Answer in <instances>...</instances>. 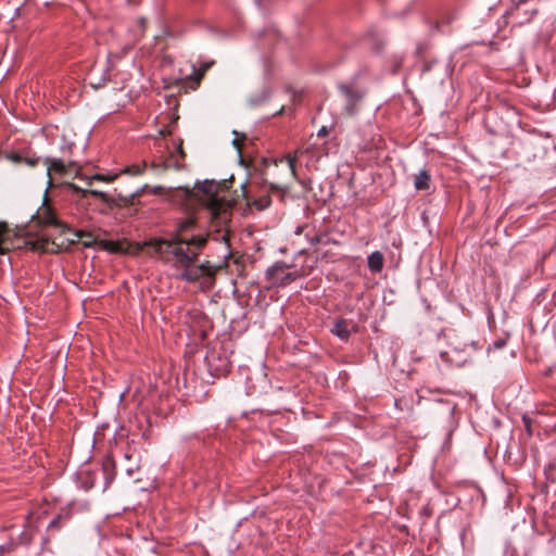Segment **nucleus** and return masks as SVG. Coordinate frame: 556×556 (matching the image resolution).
<instances>
[{"instance_id": "32", "label": "nucleus", "mask_w": 556, "mask_h": 556, "mask_svg": "<svg viewBox=\"0 0 556 556\" xmlns=\"http://www.w3.org/2000/svg\"><path fill=\"white\" fill-rule=\"evenodd\" d=\"M61 517L58 516L54 519H52L48 526L49 529H54L60 527Z\"/></svg>"}, {"instance_id": "11", "label": "nucleus", "mask_w": 556, "mask_h": 556, "mask_svg": "<svg viewBox=\"0 0 556 556\" xmlns=\"http://www.w3.org/2000/svg\"><path fill=\"white\" fill-rule=\"evenodd\" d=\"M45 164L48 167V175L50 176L52 173L63 175L67 170V166L65 164V159L58 157H46Z\"/></svg>"}, {"instance_id": "34", "label": "nucleus", "mask_w": 556, "mask_h": 556, "mask_svg": "<svg viewBox=\"0 0 556 556\" xmlns=\"http://www.w3.org/2000/svg\"><path fill=\"white\" fill-rule=\"evenodd\" d=\"M169 135H172V129L169 128V126L160 130V136H162V137L169 136Z\"/></svg>"}, {"instance_id": "12", "label": "nucleus", "mask_w": 556, "mask_h": 556, "mask_svg": "<svg viewBox=\"0 0 556 556\" xmlns=\"http://www.w3.org/2000/svg\"><path fill=\"white\" fill-rule=\"evenodd\" d=\"M182 269L181 274L179 275V278L182 280H186L188 282H194L197 281L201 275V267H198L194 264H190L188 266L180 267Z\"/></svg>"}, {"instance_id": "6", "label": "nucleus", "mask_w": 556, "mask_h": 556, "mask_svg": "<svg viewBox=\"0 0 556 556\" xmlns=\"http://www.w3.org/2000/svg\"><path fill=\"white\" fill-rule=\"evenodd\" d=\"M478 343L472 342L469 345H466L462 351L454 349L451 352V361L454 362L457 366L465 365L470 362L473 355L480 350Z\"/></svg>"}, {"instance_id": "5", "label": "nucleus", "mask_w": 556, "mask_h": 556, "mask_svg": "<svg viewBox=\"0 0 556 556\" xmlns=\"http://www.w3.org/2000/svg\"><path fill=\"white\" fill-rule=\"evenodd\" d=\"M182 144V139L178 138L174 140V150L169 151L168 154L162 159V170H180L185 168L186 152L184 151Z\"/></svg>"}, {"instance_id": "35", "label": "nucleus", "mask_w": 556, "mask_h": 556, "mask_svg": "<svg viewBox=\"0 0 556 556\" xmlns=\"http://www.w3.org/2000/svg\"><path fill=\"white\" fill-rule=\"evenodd\" d=\"M505 343H506V342H505L504 340H497V341H495V342L493 343V346H494L495 349H502V348L505 345Z\"/></svg>"}, {"instance_id": "19", "label": "nucleus", "mask_w": 556, "mask_h": 556, "mask_svg": "<svg viewBox=\"0 0 556 556\" xmlns=\"http://www.w3.org/2000/svg\"><path fill=\"white\" fill-rule=\"evenodd\" d=\"M75 147V143L72 141H64V143L60 147L61 154L63 155V159H70V156L73 153V149Z\"/></svg>"}, {"instance_id": "37", "label": "nucleus", "mask_w": 556, "mask_h": 556, "mask_svg": "<svg viewBox=\"0 0 556 556\" xmlns=\"http://www.w3.org/2000/svg\"><path fill=\"white\" fill-rule=\"evenodd\" d=\"M520 10H521V8H520V7H518V8L516 9L517 13H519V12H520Z\"/></svg>"}, {"instance_id": "2", "label": "nucleus", "mask_w": 556, "mask_h": 556, "mask_svg": "<svg viewBox=\"0 0 556 556\" xmlns=\"http://www.w3.org/2000/svg\"><path fill=\"white\" fill-rule=\"evenodd\" d=\"M207 242L204 236H194L189 240L175 237L173 240L151 239L143 247H151L164 262H170L177 268L194 264L201 250Z\"/></svg>"}, {"instance_id": "8", "label": "nucleus", "mask_w": 556, "mask_h": 556, "mask_svg": "<svg viewBox=\"0 0 556 556\" xmlns=\"http://www.w3.org/2000/svg\"><path fill=\"white\" fill-rule=\"evenodd\" d=\"M214 61H206L203 62L199 67L192 65V73L189 76H187V80L192 84L191 88L193 90L198 89L205 73L212 67Z\"/></svg>"}, {"instance_id": "20", "label": "nucleus", "mask_w": 556, "mask_h": 556, "mask_svg": "<svg viewBox=\"0 0 556 556\" xmlns=\"http://www.w3.org/2000/svg\"><path fill=\"white\" fill-rule=\"evenodd\" d=\"M144 167H146V163H143L142 165L134 164V165L127 166L123 172L127 173L129 175H132V176H137V175H141L143 173Z\"/></svg>"}, {"instance_id": "30", "label": "nucleus", "mask_w": 556, "mask_h": 556, "mask_svg": "<svg viewBox=\"0 0 556 556\" xmlns=\"http://www.w3.org/2000/svg\"><path fill=\"white\" fill-rule=\"evenodd\" d=\"M329 132H330V128H329V127H327V126H321V127L318 129V131H317V136H318V137H326V136H328V135H329Z\"/></svg>"}, {"instance_id": "18", "label": "nucleus", "mask_w": 556, "mask_h": 556, "mask_svg": "<svg viewBox=\"0 0 556 556\" xmlns=\"http://www.w3.org/2000/svg\"><path fill=\"white\" fill-rule=\"evenodd\" d=\"M77 237L79 239H81V243L84 247L86 248H90L92 247L93 244L98 243L99 241L96 240V238L93 237L92 233L90 232H85V231H78L77 232Z\"/></svg>"}, {"instance_id": "27", "label": "nucleus", "mask_w": 556, "mask_h": 556, "mask_svg": "<svg viewBox=\"0 0 556 556\" xmlns=\"http://www.w3.org/2000/svg\"><path fill=\"white\" fill-rule=\"evenodd\" d=\"M23 163L27 164L28 166L30 167H35L36 165H38L39 163V157H36V156H27V157H23L22 160Z\"/></svg>"}, {"instance_id": "23", "label": "nucleus", "mask_w": 556, "mask_h": 556, "mask_svg": "<svg viewBox=\"0 0 556 556\" xmlns=\"http://www.w3.org/2000/svg\"><path fill=\"white\" fill-rule=\"evenodd\" d=\"M194 224H195L194 217L189 216V217L185 218L182 222L179 223L178 230L180 232H182V231L193 227Z\"/></svg>"}, {"instance_id": "7", "label": "nucleus", "mask_w": 556, "mask_h": 556, "mask_svg": "<svg viewBox=\"0 0 556 556\" xmlns=\"http://www.w3.org/2000/svg\"><path fill=\"white\" fill-rule=\"evenodd\" d=\"M357 330V326L353 321H349L344 318L337 319L331 333L338 337L339 339L346 341L349 340L352 332Z\"/></svg>"}, {"instance_id": "14", "label": "nucleus", "mask_w": 556, "mask_h": 556, "mask_svg": "<svg viewBox=\"0 0 556 556\" xmlns=\"http://www.w3.org/2000/svg\"><path fill=\"white\" fill-rule=\"evenodd\" d=\"M384 258L383 254L380 251H375L367 257L368 268L372 273H380L383 268Z\"/></svg>"}, {"instance_id": "24", "label": "nucleus", "mask_w": 556, "mask_h": 556, "mask_svg": "<svg viewBox=\"0 0 556 556\" xmlns=\"http://www.w3.org/2000/svg\"><path fill=\"white\" fill-rule=\"evenodd\" d=\"M116 178V175L114 176H105V175H93L91 177H88V182L91 184L92 180H99V181H105V182H110L112 180H114Z\"/></svg>"}, {"instance_id": "1", "label": "nucleus", "mask_w": 556, "mask_h": 556, "mask_svg": "<svg viewBox=\"0 0 556 556\" xmlns=\"http://www.w3.org/2000/svg\"><path fill=\"white\" fill-rule=\"evenodd\" d=\"M185 200L197 203L207 212L211 222L219 231L230 220L233 202L226 198L223 186L214 180L198 182L193 190L182 189Z\"/></svg>"}, {"instance_id": "21", "label": "nucleus", "mask_w": 556, "mask_h": 556, "mask_svg": "<svg viewBox=\"0 0 556 556\" xmlns=\"http://www.w3.org/2000/svg\"><path fill=\"white\" fill-rule=\"evenodd\" d=\"M270 197L264 195L258 198L257 200H254L252 203L255 205L258 210H265L270 205Z\"/></svg>"}, {"instance_id": "17", "label": "nucleus", "mask_w": 556, "mask_h": 556, "mask_svg": "<svg viewBox=\"0 0 556 556\" xmlns=\"http://www.w3.org/2000/svg\"><path fill=\"white\" fill-rule=\"evenodd\" d=\"M136 197L135 193H131L130 195H118L117 199L112 197V200L109 204L118 206V207H125L132 204L134 198Z\"/></svg>"}, {"instance_id": "33", "label": "nucleus", "mask_w": 556, "mask_h": 556, "mask_svg": "<svg viewBox=\"0 0 556 556\" xmlns=\"http://www.w3.org/2000/svg\"><path fill=\"white\" fill-rule=\"evenodd\" d=\"M522 421L525 424V427H526L528 433L531 434V420H530V418L527 417V416H523L522 417Z\"/></svg>"}, {"instance_id": "25", "label": "nucleus", "mask_w": 556, "mask_h": 556, "mask_svg": "<svg viewBox=\"0 0 556 556\" xmlns=\"http://www.w3.org/2000/svg\"><path fill=\"white\" fill-rule=\"evenodd\" d=\"M198 267H201V275L206 276H213L215 274V270L210 265V262L202 263L200 265H197Z\"/></svg>"}, {"instance_id": "13", "label": "nucleus", "mask_w": 556, "mask_h": 556, "mask_svg": "<svg viewBox=\"0 0 556 556\" xmlns=\"http://www.w3.org/2000/svg\"><path fill=\"white\" fill-rule=\"evenodd\" d=\"M102 471L104 476V489H106L115 479L116 471H115V463L112 458L108 457L102 463Z\"/></svg>"}, {"instance_id": "31", "label": "nucleus", "mask_w": 556, "mask_h": 556, "mask_svg": "<svg viewBox=\"0 0 556 556\" xmlns=\"http://www.w3.org/2000/svg\"><path fill=\"white\" fill-rule=\"evenodd\" d=\"M434 63H435V60L426 61L422 65V73H427V72L431 71Z\"/></svg>"}, {"instance_id": "36", "label": "nucleus", "mask_w": 556, "mask_h": 556, "mask_svg": "<svg viewBox=\"0 0 556 556\" xmlns=\"http://www.w3.org/2000/svg\"><path fill=\"white\" fill-rule=\"evenodd\" d=\"M233 144L237 147L238 151L240 152L241 146H240V142H239V140L237 138L233 140Z\"/></svg>"}, {"instance_id": "3", "label": "nucleus", "mask_w": 556, "mask_h": 556, "mask_svg": "<svg viewBox=\"0 0 556 556\" xmlns=\"http://www.w3.org/2000/svg\"><path fill=\"white\" fill-rule=\"evenodd\" d=\"M290 266L286 263L278 262L275 263L271 267H269L266 271L267 279L271 285L275 286H286L290 282L296 280L303 274L294 271H287Z\"/></svg>"}, {"instance_id": "38", "label": "nucleus", "mask_w": 556, "mask_h": 556, "mask_svg": "<svg viewBox=\"0 0 556 556\" xmlns=\"http://www.w3.org/2000/svg\"><path fill=\"white\" fill-rule=\"evenodd\" d=\"M177 118H178V116L174 117L173 123H176Z\"/></svg>"}, {"instance_id": "22", "label": "nucleus", "mask_w": 556, "mask_h": 556, "mask_svg": "<svg viewBox=\"0 0 556 556\" xmlns=\"http://www.w3.org/2000/svg\"><path fill=\"white\" fill-rule=\"evenodd\" d=\"M85 192H88V193L92 194L93 197L100 198L101 201H103V202H105L108 204L112 200L111 195H109L106 192H103V191H100V190H86Z\"/></svg>"}, {"instance_id": "16", "label": "nucleus", "mask_w": 556, "mask_h": 556, "mask_svg": "<svg viewBox=\"0 0 556 556\" xmlns=\"http://www.w3.org/2000/svg\"><path fill=\"white\" fill-rule=\"evenodd\" d=\"M98 244L102 250L110 253H121L125 251L124 243L121 241L100 240Z\"/></svg>"}, {"instance_id": "28", "label": "nucleus", "mask_w": 556, "mask_h": 556, "mask_svg": "<svg viewBox=\"0 0 556 556\" xmlns=\"http://www.w3.org/2000/svg\"><path fill=\"white\" fill-rule=\"evenodd\" d=\"M296 155H288V164L293 175H295Z\"/></svg>"}, {"instance_id": "9", "label": "nucleus", "mask_w": 556, "mask_h": 556, "mask_svg": "<svg viewBox=\"0 0 556 556\" xmlns=\"http://www.w3.org/2000/svg\"><path fill=\"white\" fill-rule=\"evenodd\" d=\"M12 247V233L5 222H0V255L10 251Z\"/></svg>"}, {"instance_id": "26", "label": "nucleus", "mask_w": 556, "mask_h": 556, "mask_svg": "<svg viewBox=\"0 0 556 556\" xmlns=\"http://www.w3.org/2000/svg\"><path fill=\"white\" fill-rule=\"evenodd\" d=\"M5 159L13 163H22L23 156L16 152H10L5 154Z\"/></svg>"}, {"instance_id": "29", "label": "nucleus", "mask_w": 556, "mask_h": 556, "mask_svg": "<svg viewBox=\"0 0 556 556\" xmlns=\"http://www.w3.org/2000/svg\"><path fill=\"white\" fill-rule=\"evenodd\" d=\"M162 159H163V155H161L159 159H155L151 162V168L155 169V170H162Z\"/></svg>"}, {"instance_id": "10", "label": "nucleus", "mask_w": 556, "mask_h": 556, "mask_svg": "<svg viewBox=\"0 0 556 556\" xmlns=\"http://www.w3.org/2000/svg\"><path fill=\"white\" fill-rule=\"evenodd\" d=\"M414 187L417 191H428L431 187V175L428 169H421L414 177Z\"/></svg>"}, {"instance_id": "4", "label": "nucleus", "mask_w": 556, "mask_h": 556, "mask_svg": "<svg viewBox=\"0 0 556 556\" xmlns=\"http://www.w3.org/2000/svg\"><path fill=\"white\" fill-rule=\"evenodd\" d=\"M338 88L345 97L344 112L350 116L354 115L366 91L355 84H340Z\"/></svg>"}, {"instance_id": "15", "label": "nucleus", "mask_w": 556, "mask_h": 556, "mask_svg": "<svg viewBox=\"0 0 556 556\" xmlns=\"http://www.w3.org/2000/svg\"><path fill=\"white\" fill-rule=\"evenodd\" d=\"M38 222L42 225H56V218L50 206H42L37 214Z\"/></svg>"}]
</instances>
